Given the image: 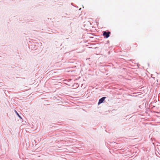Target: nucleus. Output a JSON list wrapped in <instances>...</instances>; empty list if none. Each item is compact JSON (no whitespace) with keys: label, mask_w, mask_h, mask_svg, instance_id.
<instances>
[{"label":"nucleus","mask_w":160,"mask_h":160,"mask_svg":"<svg viewBox=\"0 0 160 160\" xmlns=\"http://www.w3.org/2000/svg\"><path fill=\"white\" fill-rule=\"evenodd\" d=\"M106 98V97H103L102 98L100 99L99 101V102H98V104H100L102 103L103 101H104L105 99Z\"/></svg>","instance_id":"obj_2"},{"label":"nucleus","mask_w":160,"mask_h":160,"mask_svg":"<svg viewBox=\"0 0 160 160\" xmlns=\"http://www.w3.org/2000/svg\"><path fill=\"white\" fill-rule=\"evenodd\" d=\"M15 112L16 113V114L20 118H21V117L20 116V115L17 112V111L16 110H14Z\"/></svg>","instance_id":"obj_3"},{"label":"nucleus","mask_w":160,"mask_h":160,"mask_svg":"<svg viewBox=\"0 0 160 160\" xmlns=\"http://www.w3.org/2000/svg\"><path fill=\"white\" fill-rule=\"evenodd\" d=\"M110 33L111 32L109 31L108 32L104 31L103 32V35L106 38H108L109 37Z\"/></svg>","instance_id":"obj_1"}]
</instances>
